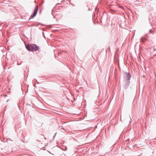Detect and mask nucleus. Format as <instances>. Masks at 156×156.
I'll use <instances>...</instances> for the list:
<instances>
[{"instance_id": "6e6552de", "label": "nucleus", "mask_w": 156, "mask_h": 156, "mask_svg": "<svg viewBox=\"0 0 156 156\" xmlns=\"http://www.w3.org/2000/svg\"><path fill=\"white\" fill-rule=\"evenodd\" d=\"M154 51H156V49L154 48Z\"/></svg>"}, {"instance_id": "f8f14e48", "label": "nucleus", "mask_w": 156, "mask_h": 156, "mask_svg": "<svg viewBox=\"0 0 156 156\" xmlns=\"http://www.w3.org/2000/svg\"><path fill=\"white\" fill-rule=\"evenodd\" d=\"M43 25V24H41V25Z\"/></svg>"}, {"instance_id": "423d86ee", "label": "nucleus", "mask_w": 156, "mask_h": 156, "mask_svg": "<svg viewBox=\"0 0 156 156\" xmlns=\"http://www.w3.org/2000/svg\"><path fill=\"white\" fill-rule=\"evenodd\" d=\"M119 7L122 9H124V7L122 6H120L119 5Z\"/></svg>"}, {"instance_id": "9b49d317", "label": "nucleus", "mask_w": 156, "mask_h": 156, "mask_svg": "<svg viewBox=\"0 0 156 156\" xmlns=\"http://www.w3.org/2000/svg\"><path fill=\"white\" fill-rule=\"evenodd\" d=\"M131 121H130V123H131Z\"/></svg>"}, {"instance_id": "0eeeda50", "label": "nucleus", "mask_w": 156, "mask_h": 156, "mask_svg": "<svg viewBox=\"0 0 156 156\" xmlns=\"http://www.w3.org/2000/svg\"><path fill=\"white\" fill-rule=\"evenodd\" d=\"M153 32V31L151 30H149V33H152Z\"/></svg>"}, {"instance_id": "39448f33", "label": "nucleus", "mask_w": 156, "mask_h": 156, "mask_svg": "<svg viewBox=\"0 0 156 156\" xmlns=\"http://www.w3.org/2000/svg\"><path fill=\"white\" fill-rule=\"evenodd\" d=\"M146 38H145L144 37H142L141 38L140 41L141 42H142V43L145 42L146 41Z\"/></svg>"}, {"instance_id": "20e7f679", "label": "nucleus", "mask_w": 156, "mask_h": 156, "mask_svg": "<svg viewBox=\"0 0 156 156\" xmlns=\"http://www.w3.org/2000/svg\"><path fill=\"white\" fill-rule=\"evenodd\" d=\"M129 85V81H126L125 84L124 86V88L127 89Z\"/></svg>"}, {"instance_id": "9d476101", "label": "nucleus", "mask_w": 156, "mask_h": 156, "mask_svg": "<svg viewBox=\"0 0 156 156\" xmlns=\"http://www.w3.org/2000/svg\"><path fill=\"white\" fill-rule=\"evenodd\" d=\"M113 11H115V10H113Z\"/></svg>"}, {"instance_id": "f03ea898", "label": "nucleus", "mask_w": 156, "mask_h": 156, "mask_svg": "<svg viewBox=\"0 0 156 156\" xmlns=\"http://www.w3.org/2000/svg\"><path fill=\"white\" fill-rule=\"evenodd\" d=\"M38 10V6L37 5L36 6V7L34 9V10L33 13L31 15L29 20H30V19L33 18L37 14V11Z\"/></svg>"}, {"instance_id": "f257e3e1", "label": "nucleus", "mask_w": 156, "mask_h": 156, "mask_svg": "<svg viewBox=\"0 0 156 156\" xmlns=\"http://www.w3.org/2000/svg\"><path fill=\"white\" fill-rule=\"evenodd\" d=\"M27 49L29 51H36L39 49V46L36 44H27L26 46Z\"/></svg>"}, {"instance_id": "1a4fd4ad", "label": "nucleus", "mask_w": 156, "mask_h": 156, "mask_svg": "<svg viewBox=\"0 0 156 156\" xmlns=\"http://www.w3.org/2000/svg\"><path fill=\"white\" fill-rule=\"evenodd\" d=\"M20 64H19V63H17V65H20Z\"/></svg>"}, {"instance_id": "7ed1b4c3", "label": "nucleus", "mask_w": 156, "mask_h": 156, "mask_svg": "<svg viewBox=\"0 0 156 156\" xmlns=\"http://www.w3.org/2000/svg\"><path fill=\"white\" fill-rule=\"evenodd\" d=\"M125 73L126 74L127 77L126 78V81H130L131 76L129 73L125 72Z\"/></svg>"}]
</instances>
